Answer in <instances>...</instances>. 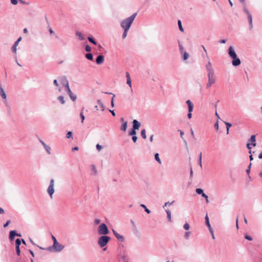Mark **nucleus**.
<instances>
[{"mask_svg": "<svg viewBox=\"0 0 262 262\" xmlns=\"http://www.w3.org/2000/svg\"><path fill=\"white\" fill-rule=\"evenodd\" d=\"M137 14V13H134L130 16L122 20L120 24L121 27L123 29L129 30Z\"/></svg>", "mask_w": 262, "mask_h": 262, "instance_id": "f257e3e1", "label": "nucleus"}, {"mask_svg": "<svg viewBox=\"0 0 262 262\" xmlns=\"http://www.w3.org/2000/svg\"><path fill=\"white\" fill-rule=\"evenodd\" d=\"M111 240V237L106 235H103L99 237L98 240V244L101 248H104L103 251L106 250V248L104 247L107 245Z\"/></svg>", "mask_w": 262, "mask_h": 262, "instance_id": "f03ea898", "label": "nucleus"}, {"mask_svg": "<svg viewBox=\"0 0 262 262\" xmlns=\"http://www.w3.org/2000/svg\"><path fill=\"white\" fill-rule=\"evenodd\" d=\"M98 232L100 235H106L109 233V230L105 224L102 223L98 228Z\"/></svg>", "mask_w": 262, "mask_h": 262, "instance_id": "7ed1b4c3", "label": "nucleus"}, {"mask_svg": "<svg viewBox=\"0 0 262 262\" xmlns=\"http://www.w3.org/2000/svg\"><path fill=\"white\" fill-rule=\"evenodd\" d=\"M54 180L53 179H52L50 180V185L47 189V192L51 198H52V195L54 193Z\"/></svg>", "mask_w": 262, "mask_h": 262, "instance_id": "20e7f679", "label": "nucleus"}, {"mask_svg": "<svg viewBox=\"0 0 262 262\" xmlns=\"http://www.w3.org/2000/svg\"><path fill=\"white\" fill-rule=\"evenodd\" d=\"M244 12L247 15L249 22V29L251 30L253 28L252 16L248 9L243 10Z\"/></svg>", "mask_w": 262, "mask_h": 262, "instance_id": "39448f33", "label": "nucleus"}, {"mask_svg": "<svg viewBox=\"0 0 262 262\" xmlns=\"http://www.w3.org/2000/svg\"><path fill=\"white\" fill-rule=\"evenodd\" d=\"M64 248V246L60 244H59L58 241H56L54 244H53V249L55 252H59L62 251Z\"/></svg>", "mask_w": 262, "mask_h": 262, "instance_id": "423d86ee", "label": "nucleus"}, {"mask_svg": "<svg viewBox=\"0 0 262 262\" xmlns=\"http://www.w3.org/2000/svg\"><path fill=\"white\" fill-rule=\"evenodd\" d=\"M195 191L196 193L201 195L203 198L205 199L206 203H209L208 196L204 192V191L202 188H196Z\"/></svg>", "mask_w": 262, "mask_h": 262, "instance_id": "0eeeda50", "label": "nucleus"}, {"mask_svg": "<svg viewBox=\"0 0 262 262\" xmlns=\"http://www.w3.org/2000/svg\"><path fill=\"white\" fill-rule=\"evenodd\" d=\"M61 83L65 88L66 91L68 92L71 90L70 88L69 81L65 76H63L61 79Z\"/></svg>", "mask_w": 262, "mask_h": 262, "instance_id": "6e6552de", "label": "nucleus"}, {"mask_svg": "<svg viewBox=\"0 0 262 262\" xmlns=\"http://www.w3.org/2000/svg\"><path fill=\"white\" fill-rule=\"evenodd\" d=\"M232 59V64L234 67H237L241 64V61L240 59L237 57V55L231 58Z\"/></svg>", "mask_w": 262, "mask_h": 262, "instance_id": "1a4fd4ad", "label": "nucleus"}, {"mask_svg": "<svg viewBox=\"0 0 262 262\" xmlns=\"http://www.w3.org/2000/svg\"><path fill=\"white\" fill-rule=\"evenodd\" d=\"M112 231L113 232L115 236L117 238V239L121 242H123L125 240V238L123 235H120L118 232L115 231L114 229H112Z\"/></svg>", "mask_w": 262, "mask_h": 262, "instance_id": "9d476101", "label": "nucleus"}, {"mask_svg": "<svg viewBox=\"0 0 262 262\" xmlns=\"http://www.w3.org/2000/svg\"><path fill=\"white\" fill-rule=\"evenodd\" d=\"M207 76L208 78V82L214 84L215 82V76L214 75V72L211 73H208Z\"/></svg>", "mask_w": 262, "mask_h": 262, "instance_id": "9b49d317", "label": "nucleus"}, {"mask_svg": "<svg viewBox=\"0 0 262 262\" xmlns=\"http://www.w3.org/2000/svg\"><path fill=\"white\" fill-rule=\"evenodd\" d=\"M120 121L122 122V124L120 127V129L125 132L127 127V122L125 121L123 118H121L120 119Z\"/></svg>", "mask_w": 262, "mask_h": 262, "instance_id": "f8f14e48", "label": "nucleus"}, {"mask_svg": "<svg viewBox=\"0 0 262 262\" xmlns=\"http://www.w3.org/2000/svg\"><path fill=\"white\" fill-rule=\"evenodd\" d=\"M104 60V57L103 55L100 54L98 55L96 59V62L97 64L100 65L103 63Z\"/></svg>", "mask_w": 262, "mask_h": 262, "instance_id": "ddd939ff", "label": "nucleus"}, {"mask_svg": "<svg viewBox=\"0 0 262 262\" xmlns=\"http://www.w3.org/2000/svg\"><path fill=\"white\" fill-rule=\"evenodd\" d=\"M133 127L134 129L137 130L139 129L140 127L141 126V123L138 120L134 119L133 122Z\"/></svg>", "mask_w": 262, "mask_h": 262, "instance_id": "4468645a", "label": "nucleus"}, {"mask_svg": "<svg viewBox=\"0 0 262 262\" xmlns=\"http://www.w3.org/2000/svg\"><path fill=\"white\" fill-rule=\"evenodd\" d=\"M228 54L232 58L237 55L232 46H230L228 49Z\"/></svg>", "mask_w": 262, "mask_h": 262, "instance_id": "2eb2a0df", "label": "nucleus"}, {"mask_svg": "<svg viewBox=\"0 0 262 262\" xmlns=\"http://www.w3.org/2000/svg\"><path fill=\"white\" fill-rule=\"evenodd\" d=\"M206 68L208 73H211L214 72V70L212 67L211 63L210 62V61H209L207 64L206 65Z\"/></svg>", "mask_w": 262, "mask_h": 262, "instance_id": "dca6fc26", "label": "nucleus"}, {"mask_svg": "<svg viewBox=\"0 0 262 262\" xmlns=\"http://www.w3.org/2000/svg\"><path fill=\"white\" fill-rule=\"evenodd\" d=\"M249 142L253 146H255L256 145V135H253L251 136L250 139L248 140Z\"/></svg>", "mask_w": 262, "mask_h": 262, "instance_id": "f3484780", "label": "nucleus"}, {"mask_svg": "<svg viewBox=\"0 0 262 262\" xmlns=\"http://www.w3.org/2000/svg\"><path fill=\"white\" fill-rule=\"evenodd\" d=\"M188 105V111L192 112L193 109V104L190 100H188L186 102Z\"/></svg>", "mask_w": 262, "mask_h": 262, "instance_id": "a211bd4d", "label": "nucleus"}, {"mask_svg": "<svg viewBox=\"0 0 262 262\" xmlns=\"http://www.w3.org/2000/svg\"><path fill=\"white\" fill-rule=\"evenodd\" d=\"M16 236V230H13L10 231V234H9V239L10 241H13L15 238V237Z\"/></svg>", "mask_w": 262, "mask_h": 262, "instance_id": "6ab92c4d", "label": "nucleus"}, {"mask_svg": "<svg viewBox=\"0 0 262 262\" xmlns=\"http://www.w3.org/2000/svg\"><path fill=\"white\" fill-rule=\"evenodd\" d=\"M67 93H68L69 97H70V99L73 101H75L77 99V96L76 95L74 94L71 90L68 92Z\"/></svg>", "mask_w": 262, "mask_h": 262, "instance_id": "aec40b11", "label": "nucleus"}, {"mask_svg": "<svg viewBox=\"0 0 262 262\" xmlns=\"http://www.w3.org/2000/svg\"><path fill=\"white\" fill-rule=\"evenodd\" d=\"M0 95L2 96L3 99L5 100L6 99L7 96L3 86L0 88Z\"/></svg>", "mask_w": 262, "mask_h": 262, "instance_id": "412c9836", "label": "nucleus"}, {"mask_svg": "<svg viewBox=\"0 0 262 262\" xmlns=\"http://www.w3.org/2000/svg\"><path fill=\"white\" fill-rule=\"evenodd\" d=\"M76 35L78 36V38L80 40H84V37L83 36V35H82V34L79 32V31H76Z\"/></svg>", "mask_w": 262, "mask_h": 262, "instance_id": "4be33fe9", "label": "nucleus"}, {"mask_svg": "<svg viewBox=\"0 0 262 262\" xmlns=\"http://www.w3.org/2000/svg\"><path fill=\"white\" fill-rule=\"evenodd\" d=\"M85 58L86 59H88V60H91V61H93L94 58H93V55L92 53H86L85 55Z\"/></svg>", "mask_w": 262, "mask_h": 262, "instance_id": "5701e85b", "label": "nucleus"}, {"mask_svg": "<svg viewBox=\"0 0 262 262\" xmlns=\"http://www.w3.org/2000/svg\"><path fill=\"white\" fill-rule=\"evenodd\" d=\"M205 224L207 226V227L209 228V227H211V225L210 224V222H209V217H208L207 214H206V215L205 216Z\"/></svg>", "mask_w": 262, "mask_h": 262, "instance_id": "b1692460", "label": "nucleus"}, {"mask_svg": "<svg viewBox=\"0 0 262 262\" xmlns=\"http://www.w3.org/2000/svg\"><path fill=\"white\" fill-rule=\"evenodd\" d=\"M88 39L89 41L94 45H97V43L95 39L92 36H88Z\"/></svg>", "mask_w": 262, "mask_h": 262, "instance_id": "393cba45", "label": "nucleus"}, {"mask_svg": "<svg viewBox=\"0 0 262 262\" xmlns=\"http://www.w3.org/2000/svg\"><path fill=\"white\" fill-rule=\"evenodd\" d=\"M239 1L242 5L243 10L247 9V4L246 3V0H239Z\"/></svg>", "mask_w": 262, "mask_h": 262, "instance_id": "a878e982", "label": "nucleus"}, {"mask_svg": "<svg viewBox=\"0 0 262 262\" xmlns=\"http://www.w3.org/2000/svg\"><path fill=\"white\" fill-rule=\"evenodd\" d=\"M198 163L201 168L202 167V153L200 152L198 158Z\"/></svg>", "mask_w": 262, "mask_h": 262, "instance_id": "bb28decb", "label": "nucleus"}, {"mask_svg": "<svg viewBox=\"0 0 262 262\" xmlns=\"http://www.w3.org/2000/svg\"><path fill=\"white\" fill-rule=\"evenodd\" d=\"M21 239L17 238V256H19L20 253V250L19 249V245L21 244Z\"/></svg>", "mask_w": 262, "mask_h": 262, "instance_id": "cd10ccee", "label": "nucleus"}, {"mask_svg": "<svg viewBox=\"0 0 262 262\" xmlns=\"http://www.w3.org/2000/svg\"><path fill=\"white\" fill-rule=\"evenodd\" d=\"M97 103L100 105L101 111H103L105 109V106H104V104H103V103L101 102V100H100V99L97 100Z\"/></svg>", "mask_w": 262, "mask_h": 262, "instance_id": "c85d7f7f", "label": "nucleus"}, {"mask_svg": "<svg viewBox=\"0 0 262 262\" xmlns=\"http://www.w3.org/2000/svg\"><path fill=\"white\" fill-rule=\"evenodd\" d=\"M57 100L60 101L61 104H64L65 103V100L64 99V97L63 96H59L57 97Z\"/></svg>", "mask_w": 262, "mask_h": 262, "instance_id": "c756f323", "label": "nucleus"}, {"mask_svg": "<svg viewBox=\"0 0 262 262\" xmlns=\"http://www.w3.org/2000/svg\"><path fill=\"white\" fill-rule=\"evenodd\" d=\"M136 129H134L133 128H132V129L128 132V135L129 136H136L137 134Z\"/></svg>", "mask_w": 262, "mask_h": 262, "instance_id": "7c9ffc66", "label": "nucleus"}, {"mask_svg": "<svg viewBox=\"0 0 262 262\" xmlns=\"http://www.w3.org/2000/svg\"><path fill=\"white\" fill-rule=\"evenodd\" d=\"M155 159L157 161L158 163L161 164L162 163L161 160L159 158V155L158 153H156L155 154Z\"/></svg>", "mask_w": 262, "mask_h": 262, "instance_id": "2f4dec72", "label": "nucleus"}, {"mask_svg": "<svg viewBox=\"0 0 262 262\" xmlns=\"http://www.w3.org/2000/svg\"><path fill=\"white\" fill-rule=\"evenodd\" d=\"M91 170L93 172V174L94 175H96L97 173V171L96 167L95 166V165H94V164L91 165Z\"/></svg>", "mask_w": 262, "mask_h": 262, "instance_id": "473e14b6", "label": "nucleus"}, {"mask_svg": "<svg viewBox=\"0 0 262 262\" xmlns=\"http://www.w3.org/2000/svg\"><path fill=\"white\" fill-rule=\"evenodd\" d=\"M165 211L167 213V219H168V221L171 222L170 211L169 209H167V210H165Z\"/></svg>", "mask_w": 262, "mask_h": 262, "instance_id": "72a5a7b5", "label": "nucleus"}, {"mask_svg": "<svg viewBox=\"0 0 262 262\" xmlns=\"http://www.w3.org/2000/svg\"><path fill=\"white\" fill-rule=\"evenodd\" d=\"M178 26H179V30H180L181 32H184V29H183V27H182V22H181V21L180 20H178Z\"/></svg>", "mask_w": 262, "mask_h": 262, "instance_id": "f704fd0d", "label": "nucleus"}, {"mask_svg": "<svg viewBox=\"0 0 262 262\" xmlns=\"http://www.w3.org/2000/svg\"><path fill=\"white\" fill-rule=\"evenodd\" d=\"M140 206L144 209L145 211L149 214L150 213V210H149L144 204H141Z\"/></svg>", "mask_w": 262, "mask_h": 262, "instance_id": "c9c22d12", "label": "nucleus"}, {"mask_svg": "<svg viewBox=\"0 0 262 262\" xmlns=\"http://www.w3.org/2000/svg\"><path fill=\"white\" fill-rule=\"evenodd\" d=\"M83 110H84V107H82V111H83ZM80 117L81 119V123H83L84 122V120L85 119V117L83 115L82 111H81V112L80 113Z\"/></svg>", "mask_w": 262, "mask_h": 262, "instance_id": "e433bc0d", "label": "nucleus"}, {"mask_svg": "<svg viewBox=\"0 0 262 262\" xmlns=\"http://www.w3.org/2000/svg\"><path fill=\"white\" fill-rule=\"evenodd\" d=\"M141 135L144 139H146V130L145 129H143L141 130Z\"/></svg>", "mask_w": 262, "mask_h": 262, "instance_id": "4c0bfd02", "label": "nucleus"}, {"mask_svg": "<svg viewBox=\"0 0 262 262\" xmlns=\"http://www.w3.org/2000/svg\"><path fill=\"white\" fill-rule=\"evenodd\" d=\"M44 148H45V150H46L47 152L49 155H50V154H51V151H51V147H50L49 146H48V145H46L44 147Z\"/></svg>", "mask_w": 262, "mask_h": 262, "instance_id": "58836bf2", "label": "nucleus"}, {"mask_svg": "<svg viewBox=\"0 0 262 262\" xmlns=\"http://www.w3.org/2000/svg\"><path fill=\"white\" fill-rule=\"evenodd\" d=\"M189 54L187 52H185L183 55V59L184 60H187L189 58Z\"/></svg>", "mask_w": 262, "mask_h": 262, "instance_id": "ea45409f", "label": "nucleus"}, {"mask_svg": "<svg viewBox=\"0 0 262 262\" xmlns=\"http://www.w3.org/2000/svg\"><path fill=\"white\" fill-rule=\"evenodd\" d=\"M72 135H73V133L71 132V131H69L67 133V135H66V138H72L73 139V137H72Z\"/></svg>", "mask_w": 262, "mask_h": 262, "instance_id": "a19ab883", "label": "nucleus"}, {"mask_svg": "<svg viewBox=\"0 0 262 262\" xmlns=\"http://www.w3.org/2000/svg\"><path fill=\"white\" fill-rule=\"evenodd\" d=\"M251 144L250 143V142H248V143L246 145V147L249 149V153L250 154H251V153H252V151H251L252 147H251Z\"/></svg>", "mask_w": 262, "mask_h": 262, "instance_id": "79ce46f5", "label": "nucleus"}, {"mask_svg": "<svg viewBox=\"0 0 262 262\" xmlns=\"http://www.w3.org/2000/svg\"><path fill=\"white\" fill-rule=\"evenodd\" d=\"M123 30H124V32L122 34V38L124 39L125 38H126V37L127 36V32L129 30H127V29H123Z\"/></svg>", "mask_w": 262, "mask_h": 262, "instance_id": "37998d69", "label": "nucleus"}, {"mask_svg": "<svg viewBox=\"0 0 262 262\" xmlns=\"http://www.w3.org/2000/svg\"><path fill=\"white\" fill-rule=\"evenodd\" d=\"M225 125L226 126L227 130H228V131H229L230 127H231L232 126V124L229 122H225Z\"/></svg>", "mask_w": 262, "mask_h": 262, "instance_id": "c03bdc74", "label": "nucleus"}, {"mask_svg": "<svg viewBox=\"0 0 262 262\" xmlns=\"http://www.w3.org/2000/svg\"><path fill=\"white\" fill-rule=\"evenodd\" d=\"M85 50L87 52H90L91 51V47L89 45H86L85 47Z\"/></svg>", "mask_w": 262, "mask_h": 262, "instance_id": "a18cd8bd", "label": "nucleus"}, {"mask_svg": "<svg viewBox=\"0 0 262 262\" xmlns=\"http://www.w3.org/2000/svg\"><path fill=\"white\" fill-rule=\"evenodd\" d=\"M183 228H184V229H185L186 230H189V228H190V226H189V224H188V223H186L184 225V226H183Z\"/></svg>", "mask_w": 262, "mask_h": 262, "instance_id": "49530a36", "label": "nucleus"}, {"mask_svg": "<svg viewBox=\"0 0 262 262\" xmlns=\"http://www.w3.org/2000/svg\"><path fill=\"white\" fill-rule=\"evenodd\" d=\"M19 2L20 4L23 5H29L30 4V2H26L23 0H17V2Z\"/></svg>", "mask_w": 262, "mask_h": 262, "instance_id": "de8ad7c7", "label": "nucleus"}, {"mask_svg": "<svg viewBox=\"0 0 262 262\" xmlns=\"http://www.w3.org/2000/svg\"><path fill=\"white\" fill-rule=\"evenodd\" d=\"M12 50L13 52H16V41H15L12 47Z\"/></svg>", "mask_w": 262, "mask_h": 262, "instance_id": "09e8293b", "label": "nucleus"}, {"mask_svg": "<svg viewBox=\"0 0 262 262\" xmlns=\"http://www.w3.org/2000/svg\"><path fill=\"white\" fill-rule=\"evenodd\" d=\"M245 239H247L248 241H251L253 240V238L251 236H250V235H249L248 234H246L245 236Z\"/></svg>", "mask_w": 262, "mask_h": 262, "instance_id": "8fccbe9b", "label": "nucleus"}, {"mask_svg": "<svg viewBox=\"0 0 262 262\" xmlns=\"http://www.w3.org/2000/svg\"><path fill=\"white\" fill-rule=\"evenodd\" d=\"M179 47L180 52L181 53H182L183 51V50H184V48H183V46L180 43L179 41Z\"/></svg>", "mask_w": 262, "mask_h": 262, "instance_id": "3c124183", "label": "nucleus"}, {"mask_svg": "<svg viewBox=\"0 0 262 262\" xmlns=\"http://www.w3.org/2000/svg\"><path fill=\"white\" fill-rule=\"evenodd\" d=\"M96 149H97L99 151H100V150L102 149V146L101 145H100L99 144H97L96 145Z\"/></svg>", "mask_w": 262, "mask_h": 262, "instance_id": "603ef678", "label": "nucleus"}, {"mask_svg": "<svg viewBox=\"0 0 262 262\" xmlns=\"http://www.w3.org/2000/svg\"><path fill=\"white\" fill-rule=\"evenodd\" d=\"M132 140L133 141L134 143H136L137 141V139H138V138L136 136H132Z\"/></svg>", "mask_w": 262, "mask_h": 262, "instance_id": "864d4df0", "label": "nucleus"}, {"mask_svg": "<svg viewBox=\"0 0 262 262\" xmlns=\"http://www.w3.org/2000/svg\"><path fill=\"white\" fill-rule=\"evenodd\" d=\"M126 83L130 86L132 87V81L131 79L127 78Z\"/></svg>", "mask_w": 262, "mask_h": 262, "instance_id": "5fc2aeb1", "label": "nucleus"}, {"mask_svg": "<svg viewBox=\"0 0 262 262\" xmlns=\"http://www.w3.org/2000/svg\"><path fill=\"white\" fill-rule=\"evenodd\" d=\"M190 234V232L189 231H187L185 232V237L186 238V239H188L189 235Z\"/></svg>", "mask_w": 262, "mask_h": 262, "instance_id": "6e6d98bb", "label": "nucleus"}, {"mask_svg": "<svg viewBox=\"0 0 262 262\" xmlns=\"http://www.w3.org/2000/svg\"><path fill=\"white\" fill-rule=\"evenodd\" d=\"M219 122L218 121H217L215 124H214V128H215V129L216 130H217L219 129Z\"/></svg>", "mask_w": 262, "mask_h": 262, "instance_id": "4d7b16f0", "label": "nucleus"}, {"mask_svg": "<svg viewBox=\"0 0 262 262\" xmlns=\"http://www.w3.org/2000/svg\"><path fill=\"white\" fill-rule=\"evenodd\" d=\"M174 201H172L171 203H169V202H166L164 204V205L163 206V207H165V206H166L167 205H172L173 203H174Z\"/></svg>", "mask_w": 262, "mask_h": 262, "instance_id": "13d9d810", "label": "nucleus"}, {"mask_svg": "<svg viewBox=\"0 0 262 262\" xmlns=\"http://www.w3.org/2000/svg\"><path fill=\"white\" fill-rule=\"evenodd\" d=\"M178 131L179 132H180V137H181V138H182V139H183V135H184V133L183 131H182V130H181V129H179Z\"/></svg>", "mask_w": 262, "mask_h": 262, "instance_id": "bf43d9fd", "label": "nucleus"}, {"mask_svg": "<svg viewBox=\"0 0 262 262\" xmlns=\"http://www.w3.org/2000/svg\"><path fill=\"white\" fill-rule=\"evenodd\" d=\"M246 173L248 174V177H249V179H250V178H251V177H250V175H249V173H250V167H248V168H247V169H246Z\"/></svg>", "mask_w": 262, "mask_h": 262, "instance_id": "052dcab7", "label": "nucleus"}, {"mask_svg": "<svg viewBox=\"0 0 262 262\" xmlns=\"http://www.w3.org/2000/svg\"><path fill=\"white\" fill-rule=\"evenodd\" d=\"M101 221L99 219H96L94 221V223L96 225H98L100 223Z\"/></svg>", "mask_w": 262, "mask_h": 262, "instance_id": "680f3d73", "label": "nucleus"}, {"mask_svg": "<svg viewBox=\"0 0 262 262\" xmlns=\"http://www.w3.org/2000/svg\"><path fill=\"white\" fill-rule=\"evenodd\" d=\"M192 112H190V111H188V115H187V117L188 118L190 119L192 118V113H191Z\"/></svg>", "mask_w": 262, "mask_h": 262, "instance_id": "e2e57ef3", "label": "nucleus"}, {"mask_svg": "<svg viewBox=\"0 0 262 262\" xmlns=\"http://www.w3.org/2000/svg\"><path fill=\"white\" fill-rule=\"evenodd\" d=\"M39 141L40 143L42 145L43 147L46 145V143L42 140H41L40 139H39Z\"/></svg>", "mask_w": 262, "mask_h": 262, "instance_id": "0e129e2a", "label": "nucleus"}, {"mask_svg": "<svg viewBox=\"0 0 262 262\" xmlns=\"http://www.w3.org/2000/svg\"><path fill=\"white\" fill-rule=\"evenodd\" d=\"M109 112L112 114V115L113 116H116V114L114 112V110H108Z\"/></svg>", "mask_w": 262, "mask_h": 262, "instance_id": "69168bd1", "label": "nucleus"}, {"mask_svg": "<svg viewBox=\"0 0 262 262\" xmlns=\"http://www.w3.org/2000/svg\"><path fill=\"white\" fill-rule=\"evenodd\" d=\"M53 83L56 86H58L59 85L58 83V82H57V80L56 79L54 80Z\"/></svg>", "mask_w": 262, "mask_h": 262, "instance_id": "338daca9", "label": "nucleus"}, {"mask_svg": "<svg viewBox=\"0 0 262 262\" xmlns=\"http://www.w3.org/2000/svg\"><path fill=\"white\" fill-rule=\"evenodd\" d=\"M212 84H213L211 83V82H208V83L206 84V88L207 89L209 88L212 85Z\"/></svg>", "mask_w": 262, "mask_h": 262, "instance_id": "774afa93", "label": "nucleus"}]
</instances>
